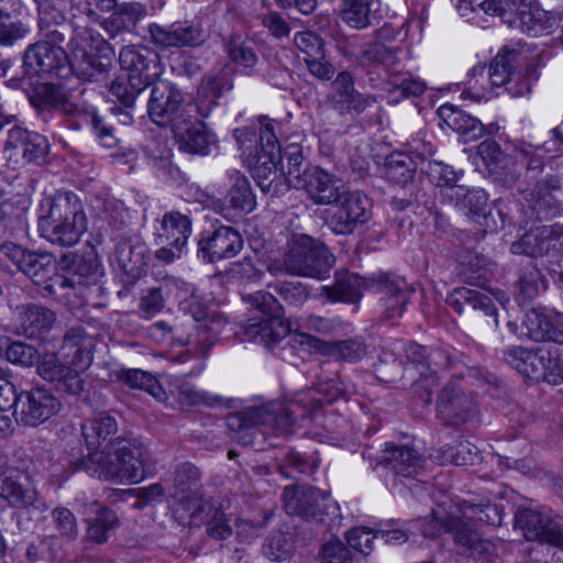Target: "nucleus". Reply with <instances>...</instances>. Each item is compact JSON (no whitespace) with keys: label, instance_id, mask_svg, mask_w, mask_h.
I'll use <instances>...</instances> for the list:
<instances>
[{"label":"nucleus","instance_id":"nucleus-30","mask_svg":"<svg viewBox=\"0 0 563 563\" xmlns=\"http://www.w3.org/2000/svg\"><path fill=\"white\" fill-rule=\"evenodd\" d=\"M453 531V539L463 549V553L481 563H495L497 559L496 545L477 534L473 525L463 519H451L446 523Z\"/></svg>","mask_w":563,"mask_h":563},{"label":"nucleus","instance_id":"nucleus-25","mask_svg":"<svg viewBox=\"0 0 563 563\" xmlns=\"http://www.w3.org/2000/svg\"><path fill=\"white\" fill-rule=\"evenodd\" d=\"M325 102L340 115L361 114L368 106L376 102L373 95H363L354 87V79L349 71H341L330 85Z\"/></svg>","mask_w":563,"mask_h":563},{"label":"nucleus","instance_id":"nucleus-27","mask_svg":"<svg viewBox=\"0 0 563 563\" xmlns=\"http://www.w3.org/2000/svg\"><path fill=\"white\" fill-rule=\"evenodd\" d=\"M178 147L181 152L197 155H208L217 144L216 134L206 123L197 119L192 112L172 128Z\"/></svg>","mask_w":563,"mask_h":563},{"label":"nucleus","instance_id":"nucleus-5","mask_svg":"<svg viewBox=\"0 0 563 563\" xmlns=\"http://www.w3.org/2000/svg\"><path fill=\"white\" fill-rule=\"evenodd\" d=\"M87 229L88 218L84 205L71 191L55 195L47 214L38 219L41 236L60 246L77 244Z\"/></svg>","mask_w":563,"mask_h":563},{"label":"nucleus","instance_id":"nucleus-39","mask_svg":"<svg viewBox=\"0 0 563 563\" xmlns=\"http://www.w3.org/2000/svg\"><path fill=\"white\" fill-rule=\"evenodd\" d=\"M147 14L145 5L140 2L118 4L111 15L102 22L107 34L114 38L122 32H131Z\"/></svg>","mask_w":563,"mask_h":563},{"label":"nucleus","instance_id":"nucleus-28","mask_svg":"<svg viewBox=\"0 0 563 563\" xmlns=\"http://www.w3.org/2000/svg\"><path fill=\"white\" fill-rule=\"evenodd\" d=\"M243 247V239L238 230L220 225L198 242L197 255L206 263H216L234 257Z\"/></svg>","mask_w":563,"mask_h":563},{"label":"nucleus","instance_id":"nucleus-21","mask_svg":"<svg viewBox=\"0 0 563 563\" xmlns=\"http://www.w3.org/2000/svg\"><path fill=\"white\" fill-rule=\"evenodd\" d=\"M147 30L151 42L163 49L195 48L207 40L205 30L189 21H176L165 25L151 23Z\"/></svg>","mask_w":563,"mask_h":563},{"label":"nucleus","instance_id":"nucleus-14","mask_svg":"<svg viewBox=\"0 0 563 563\" xmlns=\"http://www.w3.org/2000/svg\"><path fill=\"white\" fill-rule=\"evenodd\" d=\"M282 500L287 514L314 523H321L327 517L335 516L339 511L338 504L332 500L329 493L309 485L286 486Z\"/></svg>","mask_w":563,"mask_h":563},{"label":"nucleus","instance_id":"nucleus-55","mask_svg":"<svg viewBox=\"0 0 563 563\" xmlns=\"http://www.w3.org/2000/svg\"><path fill=\"white\" fill-rule=\"evenodd\" d=\"M173 393L181 406H212L219 400L218 397L211 396L208 393L198 389L195 385L185 378H175L173 382Z\"/></svg>","mask_w":563,"mask_h":563},{"label":"nucleus","instance_id":"nucleus-45","mask_svg":"<svg viewBox=\"0 0 563 563\" xmlns=\"http://www.w3.org/2000/svg\"><path fill=\"white\" fill-rule=\"evenodd\" d=\"M341 18L353 29H365L372 24L379 9V0H342Z\"/></svg>","mask_w":563,"mask_h":563},{"label":"nucleus","instance_id":"nucleus-31","mask_svg":"<svg viewBox=\"0 0 563 563\" xmlns=\"http://www.w3.org/2000/svg\"><path fill=\"white\" fill-rule=\"evenodd\" d=\"M95 338L90 334L86 327L74 325L66 330L60 352L82 377V372L86 371L92 363V351L95 349Z\"/></svg>","mask_w":563,"mask_h":563},{"label":"nucleus","instance_id":"nucleus-57","mask_svg":"<svg viewBox=\"0 0 563 563\" xmlns=\"http://www.w3.org/2000/svg\"><path fill=\"white\" fill-rule=\"evenodd\" d=\"M228 201L229 206L240 214L250 213L255 209V196L246 177H236L229 191Z\"/></svg>","mask_w":563,"mask_h":563},{"label":"nucleus","instance_id":"nucleus-54","mask_svg":"<svg viewBox=\"0 0 563 563\" xmlns=\"http://www.w3.org/2000/svg\"><path fill=\"white\" fill-rule=\"evenodd\" d=\"M227 49L230 59L242 67L246 75L251 76L256 73L257 55L253 43L241 41L239 37H231L227 44Z\"/></svg>","mask_w":563,"mask_h":563},{"label":"nucleus","instance_id":"nucleus-1","mask_svg":"<svg viewBox=\"0 0 563 563\" xmlns=\"http://www.w3.org/2000/svg\"><path fill=\"white\" fill-rule=\"evenodd\" d=\"M306 398L302 394L288 405L268 402L247 407L230 416L228 427L238 433V440L244 445H256L257 437L266 431L290 433L298 418H309L321 406L320 401L305 404Z\"/></svg>","mask_w":563,"mask_h":563},{"label":"nucleus","instance_id":"nucleus-47","mask_svg":"<svg viewBox=\"0 0 563 563\" xmlns=\"http://www.w3.org/2000/svg\"><path fill=\"white\" fill-rule=\"evenodd\" d=\"M417 172V164L413 159L405 153H393L386 159V174L387 177L402 185L406 189L407 186L417 188L413 181Z\"/></svg>","mask_w":563,"mask_h":563},{"label":"nucleus","instance_id":"nucleus-46","mask_svg":"<svg viewBox=\"0 0 563 563\" xmlns=\"http://www.w3.org/2000/svg\"><path fill=\"white\" fill-rule=\"evenodd\" d=\"M91 506L96 507V517L87 520L86 540L96 544H103L118 527L119 519L113 510L101 507L97 501H93Z\"/></svg>","mask_w":563,"mask_h":563},{"label":"nucleus","instance_id":"nucleus-11","mask_svg":"<svg viewBox=\"0 0 563 563\" xmlns=\"http://www.w3.org/2000/svg\"><path fill=\"white\" fill-rule=\"evenodd\" d=\"M401 49L393 46L388 47L382 42L366 43L360 49L358 62L363 66H382L389 75V85L393 87L390 92H400V97H419L427 86L420 79H416L408 71H404L399 54Z\"/></svg>","mask_w":563,"mask_h":563},{"label":"nucleus","instance_id":"nucleus-7","mask_svg":"<svg viewBox=\"0 0 563 563\" xmlns=\"http://www.w3.org/2000/svg\"><path fill=\"white\" fill-rule=\"evenodd\" d=\"M244 300L251 305V314L240 324L239 334L243 340L257 341L273 349L289 334L284 308L273 294L256 291L245 296Z\"/></svg>","mask_w":563,"mask_h":563},{"label":"nucleus","instance_id":"nucleus-34","mask_svg":"<svg viewBox=\"0 0 563 563\" xmlns=\"http://www.w3.org/2000/svg\"><path fill=\"white\" fill-rule=\"evenodd\" d=\"M369 463L373 468L385 465L395 474L405 477L417 475L422 467V459L418 451L407 445H395L393 443L386 444L375 464L372 461Z\"/></svg>","mask_w":563,"mask_h":563},{"label":"nucleus","instance_id":"nucleus-12","mask_svg":"<svg viewBox=\"0 0 563 563\" xmlns=\"http://www.w3.org/2000/svg\"><path fill=\"white\" fill-rule=\"evenodd\" d=\"M1 266L13 272L23 273L34 284L43 286L48 291V285L59 275L56 260L52 253L31 251L13 242H4L0 245Z\"/></svg>","mask_w":563,"mask_h":563},{"label":"nucleus","instance_id":"nucleus-8","mask_svg":"<svg viewBox=\"0 0 563 563\" xmlns=\"http://www.w3.org/2000/svg\"><path fill=\"white\" fill-rule=\"evenodd\" d=\"M427 174L442 199L465 210L466 214L479 225L488 227V197L483 189H470L460 184L463 174L442 162H429Z\"/></svg>","mask_w":563,"mask_h":563},{"label":"nucleus","instance_id":"nucleus-19","mask_svg":"<svg viewBox=\"0 0 563 563\" xmlns=\"http://www.w3.org/2000/svg\"><path fill=\"white\" fill-rule=\"evenodd\" d=\"M23 68L30 78L46 75L67 77L69 75V56L62 46L48 41H37L25 48Z\"/></svg>","mask_w":563,"mask_h":563},{"label":"nucleus","instance_id":"nucleus-22","mask_svg":"<svg viewBox=\"0 0 563 563\" xmlns=\"http://www.w3.org/2000/svg\"><path fill=\"white\" fill-rule=\"evenodd\" d=\"M367 289L378 296L383 313L387 319L400 317L411 296L405 279L387 273H377L367 278Z\"/></svg>","mask_w":563,"mask_h":563},{"label":"nucleus","instance_id":"nucleus-38","mask_svg":"<svg viewBox=\"0 0 563 563\" xmlns=\"http://www.w3.org/2000/svg\"><path fill=\"white\" fill-rule=\"evenodd\" d=\"M556 235L553 227L541 225L531 229L512 242L510 251L516 255H526L529 257H542L549 254L555 246Z\"/></svg>","mask_w":563,"mask_h":563},{"label":"nucleus","instance_id":"nucleus-44","mask_svg":"<svg viewBox=\"0 0 563 563\" xmlns=\"http://www.w3.org/2000/svg\"><path fill=\"white\" fill-rule=\"evenodd\" d=\"M191 219L188 214L172 210L166 212L161 220L158 239L170 241L172 246L185 247L191 234Z\"/></svg>","mask_w":563,"mask_h":563},{"label":"nucleus","instance_id":"nucleus-52","mask_svg":"<svg viewBox=\"0 0 563 563\" xmlns=\"http://www.w3.org/2000/svg\"><path fill=\"white\" fill-rule=\"evenodd\" d=\"M283 158L287 159V180L289 185L297 189L306 175L310 173V169L314 168V165L303 157L302 148L298 144H289L286 146L284 152L282 151Z\"/></svg>","mask_w":563,"mask_h":563},{"label":"nucleus","instance_id":"nucleus-24","mask_svg":"<svg viewBox=\"0 0 563 563\" xmlns=\"http://www.w3.org/2000/svg\"><path fill=\"white\" fill-rule=\"evenodd\" d=\"M515 525L526 540L549 543L563 550V525L553 520L550 515L529 508L518 509Z\"/></svg>","mask_w":563,"mask_h":563},{"label":"nucleus","instance_id":"nucleus-59","mask_svg":"<svg viewBox=\"0 0 563 563\" xmlns=\"http://www.w3.org/2000/svg\"><path fill=\"white\" fill-rule=\"evenodd\" d=\"M517 53L508 51L496 55L488 70L490 84L495 87L507 85L514 74Z\"/></svg>","mask_w":563,"mask_h":563},{"label":"nucleus","instance_id":"nucleus-41","mask_svg":"<svg viewBox=\"0 0 563 563\" xmlns=\"http://www.w3.org/2000/svg\"><path fill=\"white\" fill-rule=\"evenodd\" d=\"M439 117L456 133L466 137V141L481 139L485 133L483 123L457 107L446 103L438 109Z\"/></svg>","mask_w":563,"mask_h":563},{"label":"nucleus","instance_id":"nucleus-26","mask_svg":"<svg viewBox=\"0 0 563 563\" xmlns=\"http://www.w3.org/2000/svg\"><path fill=\"white\" fill-rule=\"evenodd\" d=\"M119 62L132 82L136 86L147 87L153 85L159 75V56L146 46L124 47L120 52Z\"/></svg>","mask_w":563,"mask_h":563},{"label":"nucleus","instance_id":"nucleus-16","mask_svg":"<svg viewBox=\"0 0 563 563\" xmlns=\"http://www.w3.org/2000/svg\"><path fill=\"white\" fill-rule=\"evenodd\" d=\"M48 153L49 143L44 135L18 125L8 131L3 145L8 167L19 169L27 164L42 165Z\"/></svg>","mask_w":563,"mask_h":563},{"label":"nucleus","instance_id":"nucleus-51","mask_svg":"<svg viewBox=\"0 0 563 563\" xmlns=\"http://www.w3.org/2000/svg\"><path fill=\"white\" fill-rule=\"evenodd\" d=\"M118 378L130 388L144 390L159 401L165 400V390L148 372L139 368L123 369L118 373Z\"/></svg>","mask_w":563,"mask_h":563},{"label":"nucleus","instance_id":"nucleus-13","mask_svg":"<svg viewBox=\"0 0 563 563\" xmlns=\"http://www.w3.org/2000/svg\"><path fill=\"white\" fill-rule=\"evenodd\" d=\"M260 144L252 176L264 194H276L285 176L282 148L276 135V122L261 118Z\"/></svg>","mask_w":563,"mask_h":563},{"label":"nucleus","instance_id":"nucleus-3","mask_svg":"<svg viewBox=\"0 0 563 563\" xmlns=\"http://www.w3.org/2000/svg\"><path fill=\"white\" fill-rule=\"evenodd\" d=\"M0 353L15 366L29 368L36 365L40 377L53 384L60 394L78 396L85 390V378L65 365L55 353L41 355L35 346L23 341H10L9 338L0 339Z\"/></svg>","mask_w":563,"mask_h":563},{"label":"nucleus","instance_id":"nucleus-15","mask_svg":"<svg viewBox=\"0 0 563 563\" xmlns=\"http://www.w3.org/2000/svg\"><path fill=\"white\" fill-rule=\"evenodd\" d=\"M331 206L325 223L338 235L353 234L372 218V200L360 190L345 189Z\"/></svg>","mask_w":563,"mask_h":563},{"label":"nucleus","instance_id":"nucleus-49","mask_svg":"<svg viewBox=\"0 0 563 563\" xmlns=\"http://www.w3.org/2000/svg\"><path fill=\"white\" fill-rule=\"evenodd\" d=\"M115 258L126 273L139 272L145 265V245L121 236L115 245Z\"/></svg>","mask_w":563,"mask_h":563},{"label":"nucleus","instance_id":"nucleus-9","mask_svg":"<svg viewBox=\"0 0 563 563\" xmlns=\"http://www.w3.org/2000/svg\"><path fill=\"white\" fill-rule=\"evenodd\" d=\"M283 263L290 275L324 279L335 264V256L322 241L294 232L287 239Z\"/></svg>","mask_w":563,"mask_h":563},{"label":"nucleus","instance_id":"nucleus-32","mask_svg":"<svg viewBox=\"0 0 563 563\" xmlns=\"http://www.w3.org/2000/svg\"><path fill=\"white\" fill-rule=\"evenodd\" d=\"M297 189H302L319 206L332 205L346 188L342 180L327 170L316 166L310 169Z\"/></svg>","mask_w":563,"mask_h":563},{"label":"nucleus","instance_id":"nucleus-20","mask_svg":"<svg viewBox=\"0 0 563 563\" xmlns=\"http://www.w3.org/2000/svg\"><path fill=\"white\" fill-rule=\"evenodd\" d=\"M181 309L197 323V333L189 334L186 342L196 344L203 354H207L225 323L224 318L210 312L208 305L195 294L181 302Z\"/></svg>","mask_w":563,"mask_h":563},{"label":"nucleus","instance_id":"nucleus-64","mask_svg":"<svg viewBox=\"0 0 563 563\" xmlns=\"http://www.w3.org/2000/svg\"><path fill=\"white\" fill-rule=\"evenodd\" d=\"M262 272L257 269L251 257H244L240 262L232 263L229 268L224 271V276L231 283L246 284L254 283L261 279Z\"/></svg>","mask_w":563,"mask_h":563},{"label":"nucleus","instance_id":"nucleus-63","mask_svg":"<svg viewBox=\"0 0 563 563\" xmlns=\"http://www.w3.org/2000/svg\"><path fill=\"white\" fill-rule=\"evenodd\" d=\"M489 177L492 181L505 189L514 188L517 185L519 173L517 170V159L508 156L499 163L492 165Z\"/></svg>","mask_w":563,"mask_h":563},{"label":"nucleus","instance_id":"nucleus-4","mask_svg":"<svg viewBox=\"0 0 563 563\" xmlns=\"http://www.w3.org/2000/svg\"><path fill=\"white\" fill-rule=\"evenodd\" d=\"M519 154L522 157V164L526 163V178L528 181H534L533 186L518 190L523 195V200L530 218L534 221H550L563 214V202L556 197L561 188V179L556 175H547L539 178L543 170L542 157L536 155L531 146L520 148Z\"/></svg>","mask_w":563,"mask_h":563},{"label":"nucleus","instance_id":"nucleus-35","mask_svg":"<svg viewBox=\"0 0 563 563\" xmlns=\"http://www.w3.org/2000/svg\"><path fill=\"white\" fill-rule=\"evenodd\" d=\"M367 278L350 272H336L332 285L321 287V295L331 302L356 303L367 289Z\"/></svg>","mask_w":563,"mask_h":563},{"label":"nucleus","instance_id":"nucleus-43","mask_svg":"<svg viewBox=\"0 0 563 563\" xmlns=\"http://www.w3.org/2000/svg\"><path fill=\"white\" fill-rule=\"evenodd\" d=\"M82 437L89 452H100L103 446L114 440L118 423L110 415H99L82 424Z\"/></svg>","mask_w":563,"mask_h":563},{"label":"nucleus","instance_id":"nucleus-61","mask_svg":"<svg viewBox=\"0 0 563 563\" xmlns=\"http://www.w3.org/2000/svg\"><path fill=\"white\" fill-rule=\"evenodd\" d=\"M527 0H484L478 7L487 14L499 15L509 24L516 23L519 10L525 9Z\"/></svg>","mask_w":563,"mask_h":563},{"label":"nucleus","instance_id":"nucleus-29","mask_svg":"<svg viewBox=\"0 0 563 563\" xmlns=\"http://www.w3.org/2000/svg\"><path fill=\"white\" fill-rule=\"evenodd\" d=\"M0 497L11 507L46 511L48 506L41 500L31 477L23 472H11L0 481Z\"/></svg>","mask_w":563,"mask_h":563},{"label":"nucleus","instance_id":"nucleus-2","mask_svg":"<svg viewBox=\"0 0 563 563\" xmlns=\"http://www.w3.org/2000/svg\"><path fill=\"white\" fill-rule=\"evenodd\" d=\"M146 448L136 439L115 437L100 452H89L78 467L90 476L114 483L140 482L145 475Z\"/></svg>","mask_w":563,"mask_h":563},{"label":"nucleus","instance_id":"nucleus-50","mask_svg":"<svg viewBox=\"0 0 563 563\" xmlns=\"http://www.w3.org/2000/svg\"><path fill=\"white\" fill-rule=\"evenodd\" d=\"M547 288V282L542 273L534 266L520 271L517 280V301L525 305L539 296L541 289Z\"/></svg>","mask_w":563,"mask_h":563},{"label":"nucleus","instance_id":"nucleus-40","mask_svg":"<svg viewBox=\"0 0 563 563\" xmlns=\"http://www.w3.org/2000/svg\"><path fill=\"white\" fill-rule=\"evenodd\" d=\"M532 360V379H542L551 385H559L563 382V360L559 347H538L534 350Z\"/></svg>","mask_w":563,"mask_h":563},{"label":"nucleus","instance_id":"nucleus-6","mask_svg":"<svg viewBox=\"0 0 563 563\" xmlns=\"http://www.w3.org/2000/svg\"><path fill=\"white\" fill-rule=\"evenodd\" d=\"M60 265L65 273L48 285L51 295L65 297L68 301L75 298L78 302H74V306H84L91 295L101 289L99 279L102 273L93 249L82 254H65Z\"/></svg>","mask_w":563,"mask_h":563},{"label":"nucleus","instance_id":"nucleus-56","mask_svg":"<svg viewBox=\"0 0 563 563\" xmlns=\"http://www.w3.org/2000/svg\"><path fill=\"white\" fill-rule=\"evenodd\" d=\"M30 32L27 25L12 13L0 9V46L12 47Z\"/></svg>","mask_w":563,"mask_h":563},{"label":"nucleus","instance_id":"nucleus-33","mask_svg":"<svg viewBox=\"0 0 563 563\" xmlns=\"http://www.w3.org/2000/svg\"><path fill=\"white\" fill-rule=\"evenodd\" d=\"M111 66L110 55L89 53L81 47H76L69 57V74L84 81L100 82L108 79Z\"/></svg>","mask_w":563,"mask_h":563},{"label":"nucleus","instance_id":"nucleus-17","mask_svg":"<svg viewBox=\"0 0 563 563\" xmlns=\"http://www.w3.org/2000/svg\"><path fill=\"white\" fill-rule=\"evenodd\" d=\"M151 86L147 112L156 124L173 128L194 111L192 107L185 104L184 95L174 82L157 79Z\"/></svg>","mask_w":563,"mask_h":563},{"label":"nucleus","instance_id":"nucleus-53","mask_svg":"<svg viewBox=\"0 0 563 563\" xmlns=\"http://www.w3.org/2000/svg\"><path fill=\"white\" fill-rule=\"evenodd\" d=\"M460 518L470 523H472V520H478L492 526L501 525V512L498 506L490 503L462 500L460 503Z\"/></svg>","mask_w":563,"mask_h":563},{"label":"nucleus","instance_id":"nucleus-58","mask_svg":"<svg viewBox=\"0 0 563 563\" xmlns=\"http://www.w3.org/2000/svg\"><path fill=\"white\" fill-rule=\"evenodd\" d=\"M295 552V542L290 533L277 531L271 534L263 545L264 555L274 562H285Z\"/></svg>","mask_w":563,"mask_h":563},{"label":"nucleus","instance_id":"nucleus-36","mask_svg":"<svg viewBox=\"0 0 563 563\" xmlns=\"http://www.w3.org/2000/svg\"><path fill=\"white\" fill-rule=\"evenodd\" d=\"M445 302L460 314L482 312L484 316L496 317L497 308L492 297L477 289L455 288L448 295Z\"/></svg>","mask_w":563,"mask_h":563},{"label":"nucleus","instance_id":"nucleus-10","mask_svg":"<svg viewBox=\"0 0 563 563\" xmlns=\"http://www.w3.org/2000/svg\"><path fill=\"white\" fill-rule=\"evenodd\" d=\"M32 106L41 111L46 109L58 110L64 114L78 117L79 123H87L93 130L96 136L104 147L112 148L117 145V137L111 126L93 110L89 111L76 102L60 86L53 84L43 85L35 95L30 97Z\"/></svg>","mask_w":563,"mask_h":563},{"label":"nucleus","instance_id":"nucleus-18","mask_svg":"<svg viewBox=\"0 0 563 563\" xmlns=\"http://www.w3.org/2000/svg\"><path fill=\"white\" fill-rule=\"evenodd\" d=\"M60 409V399L43 385L22 390L13 415L18 424L37 427L57 415Z\"/></svg>","mask_w":563,"mask_h":563},{"label":"nucleus","instance_id":"nucleus-37","mask_svg":"<svg viewBox=\"0 0 563 563\" xmlns=\"http://www.w3.org/2000/svg\"><path fill=\"white\" fill-rule=\"evenodd\" d=\"M18 320L25 336L43 339L56 322V313L36 303L18 307Z\"/></svg>","mask_w":563,"mask_h":563},{"label":"nucleus","instance_id":"nucleus-23","mask_svg":"<svg viewBox=\"0 0 563 563\" xmlns=\"http://www.w3.org/2000/svg\"><path fill=\"white\" fill-rule=\"evenodd\" d=\"M435 409L437 417L445 424L465 423L477 412V406L472 395L453 382L445 384L440 389Z\"/></svg>","mask_w":563,"mask_h":563},{"label":"nucleus","instance_id":"nucleus-42","mask_svg":"<svg viewBox=\"0 0 563 563\" xmlns=\"http://www.w3.org/2000/svg\"><path fill=\"white\" fill-rule=\"evenodd\" d=\"M527 335L536 342H553L563 345V331L553 324L552 319L541 307L527 311L523 321Z\"/></svg>","mask_w":563,"mask_h":563},{"label":"nucleus","instance_id":"nucleus-48","mask_svg":"<svg viewBox=\"0 0 563 563\" xmlns=\"http://www.w3.org/2000/svg\"><path fill=\"white\" fill-rule=\"evenodd\" d=\"M200 473L198 468L191 463H181L177 466L174 476L173 497L181 501L192 495L200 493Z\"/></svg>","mask_w":563,"mask_h":563},{"label":"nucleus","instance_id":"nucleus-62","mask_svg":"<svg viewBox=\"0 0 563 563\" xmlns=\"http://www.w3.org/2000/svg\"><path fill=\"white\" fill-rule=\"evenodd\" d=\"M504 361L518 371L521 375L531 378L533 375L534 350H530L519 345H511L501 351Z\"/></svg>","mask_w":563,"mask_h":563},{"label":"nucleus","instance_id":"nucleus-60","mask_svg":"<svg viewBox=\"0 0 563 563\" xmlns=\"http://www.w3.org/2000/svg\"><path fill=\"white\" fill-rule=\"evenodd\" d=\"M60 554V543L56 537L48 536L31 543L26 556L32 563H53Z\"/></svg>","mask_w":563,"mask_h":563}]
</instances>
